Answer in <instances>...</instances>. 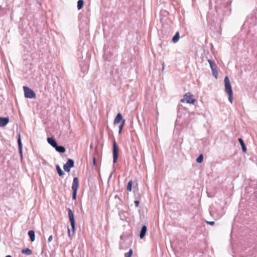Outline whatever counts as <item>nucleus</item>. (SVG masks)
I'll use <instances>...</instances> for the list:
<instances>
[{
	"mask_svg": "<svg viewBox=\"0 0 257 257\" xmlns=\"http://www.w3.org/2000/svg\"><path fill=\"white\" fill-rule=\"evenodd\" d=\"M9 122V118L8 117H0V126H5Z\"/></svg>",
	"mask_w": 257,
	"mask_h": 257,
	"instance_id": "nucleus-9",
	"label": "nucleus"
},
{
	"mask_svg": "<svg viewBox=\"0 0 257 257\" xmlns=\"http://www.w3.org/2000/svg\"><path fill=\"white\" fill-rule=\"evenodd\" d=\"M164 68H165V64H164V63H163L162 64V69H163V70H164Z\"/></svg>",
	"mask_w": 257,
	"mask_h": 257,
	"instance_id": "nucleus-32",
	"label": "nucleus"
},
{
	"mask_svg": "<svg viewBox=\"0 0 257 257\" xmlns=\"http://www.w3.org/2000/svg\"><path fill=\"white\" fill-rule=\"evenodd\" d=\"M22 252L23 254H26V255H31L32 254V250L29 249V248H28L23 249L22 250Z\"/></svg>",
	"mask_w": 257,
	"mask_h": 257,
	"instance_id": "nucleus-17",
	"label": "nucleus"
},
{
	"mask_svg": "<svg viewBox=\"0 0 257 257\" xmlns=\"http://www.w3.org/2000/svg\"><path fill=\"white\" fill-rule=\"evenodd\" d=\"M96 159L95 158H93V165H96Z\"/></svg>",
	"mask_w": 257,
	"mask_h": 257,
	"instance_id": "nucleus-30",
	"label": "nucleus"
},
{
	"mask_svg": "<svg viewBox=\"0 0 257 257\" xmlns=\"http://www.w3.org/2000/svg\"><path fill=\"white\" fill-rule=\"evenodd\" d=\"M55 149L57 152L60 153H63L66 151L65 147L62 146H58L57 145V146H56V147L55 148Z\"/></svg>",
	"mask_w": 257,
	"mask_h": 257,
	"instance_id": "nucleus-15",
	"label": "nucleus"
},
{
	"mask_svg": "<svg viewBox=\"0 0 257 257\" xmlns=\"http://www.w3.org/2000/svg\"><path fill=\"white\" fill-rule=\"evenodd\" d=\"M18 136H19V138L18 140V146H19V151L20 154L21 155H22V144L21 142V135L20 134L18 135Z\"/></svg>",
	"mask_w": 257,
	"mask_h": 257,
	"instance_id": "nucleus-14",
	"label": "nucleus"
},
{
	"mask_svg": "<svg viewBox=\"0 0 257 257\" xmlns=\"http://www.w3.org/2000/svg\"><path fill=\"white\" fill-rule=\"evenodd\" d=\"M125 120H122V121H121V124L119 125V131H118V133L120 134L121 133V132H122V128L124 125V123H125Z\"/></svg>",
	"mask_w": 257,
	"mask_h": 257,
	"instance_id": "nucleus-23",
	"label": "nucleus"
},
{
	"mask_svg": "<svg viewBox=\"0 0 257 257\" xmlns=\"http://www.w3.org/2000/svg\"><path fill=\"white\" fill-rule=\"evenodd\" d=\"M203 156L201 154L196 159V162L198 163H201L203 162Z\"/></svg>",
	"mask_w": 257,
	"mask_h": 257,
	"instance_id": "nucleus-24",
	"label": "nucleus"
},
{
	"mask_svg": "<svg viewBox=\"0 0 257 257\" xmlns=\"http://www.w3.org/2000/svg\"><path fill=\"white\" fill-rule=\"evenodd\" d=\"M112 174H113V173H110V174L109 175V177H108V181H109L110 180V179L111 178L112 176Z\"/></svg>",
	"mask_w": 257,
	"mask_h": 257,
	"instance_id": "nucleus-29",
	"label": "nucleus"
},
{
	"mask_svg": "<svg viewBox=\"0 0 257 257\" xmlns=\"http://www.w3.org/2000/svg\"><path fill=\"white\" fill-rule=\"evenodd\" d=\"M147 230V226H143L141 228L140 233L139 234L140 238H143L145 236Z\"/></svg>",
	"mask_w": 257,
	"mask_h": 257,
	"instance_id": "nucleus-12",
	"label": "nucleus"
},
{
	"mask_svg": "<svg viewBox=\"0 0 257 257\" xmlns=\"http://www.w3.org/2000/svg\"><path fill=\"white\" fill-rule=\"evenodd\" d=\"M74 165V161L72 159H69L68 160L67 163L64 165L63 169L66 172H69L71 168H72Z\"/></svg>",
	"mask_w": 257,
	"mask_h": 257,
	"instance_id": "nucleus-6",
	"label": "nucleus"
},
{
	"mask_svg": "<svg viewBox=\"0 0 257 257\" xmlns=\"http://www.w3.org/2000/svg\"><path fill=\"white\" fill-rule=\"evenodd\" d=\"M25 97L28 98H34L36 97L35 92L28 87L27 86H23Z\"/></svg>",
	"mask_w": 257,
	"mask_h": 257,
	"instance_id": "nucleus-3",
	"label": "nucleus"
},
{
	"mask_svg": "<svg viewBox=\"0 0 257 257\" xmlns=\"http://www.w3.org/2000/svg\"><path fill=\"white\" fill-rule=\"evenodd\" d=\"M75 227V226H65V227L67 229L68 235L70 237L74 234Z\"/></svg>",
	"mask_w": 257,
	"mask_h": 257,
	"instance_id": "nucleus-7",
	"label": "nucleus"
},
{
	"mask_svg": "<svg viewBox=\"0 0 257 257\" xmlns=\"http://www.w3.org/2000/svg\"><path fill=\"white\" fill-rule=\"evenodd\" d=\"M208 61L212 71L213 75H214L215 71H216L217 68L216 65L213 61L211 60H208Z\"/></svg>",
	"mask_w": 257,
	"mask_h": 257,
	"instance_id": "nucleus-10",
	"label": "nucleus"
},
{
	"mask_svg": "<svg viewBox=\"0 0 257 257\" xmlns=\"http://www.w3.org/2000/svg\"><path fill=\"white\" fill-rule=\"evenodd\" d=\"M28 235L31 239V241H34L35 239V235L34 231L33 230L29 231Z\"/></svg>",
	"mask_w": 257,
	"mask_h": 257,
	"instance_id": "nucleus-18",
	"label": "nucleus"
},
{
	"mask_svg": "<svg viewBox=\"0 0 257 257\" xmlns=\"http://www.w3.org/2000/svg\"><path fill=\"white\" fill-rule=\"evenodd\" d=\"M133 254V250L132 249H130L129 251L127 253V257H131Z\"/></svg>",
	"mask_w": 257,
	"mask_h": 257,
	"instance_id": "nucleus-25",
	"label": "nucleus"
},
{
	"mask_svg": "<svg viewBox=\"0 0 257 257\" xmlns=\"http://www.w3.org/2000/svg\"><path fill=\"white\" fill-rule=\"evenodd\" d=\"M6 257H12V256L10 255H8Z\"/></svg>",
	"mask_w": 257,
	"mask_h": 257,
	"instance_id": "nucleus-33",
	"label": "nucleus"
},
{
	"mask_svg": "<svg viewBox=\"0 0 257 257\" xmlns=\"http://www.w3.org/2000/svg\"><path fill=\"white\" fill-rule=\"evenodd\" d=\"M179 38H180L179 33L178 32L174 36L172 40L174 43H176L179 41Z\"/></svg>",
	"mask_w": 257,
	"mask_h": 257,
	"instance_id": "nucleus-19",
	"label": "nucleus"
},
{
	"mask_svg": "<svg viewBox=\"0 0 257 257\" xmlns=\"http://www.w3.org/2000/svg\"><path fill=\"white\" fill-rule=\"evenodd\" d=\"M215 77H217V73L216 72V71H215V73H214V75Z\"/></svg>",
	"mask_w": 257,
	"mask_h": 257,
	"instance_id": "nucleus-31",
	"label": "nucleus"
},
{
	"mask_svg": "<svg viewBox=\"0 0 257 257\" xmlns=\"http://www.w3.org/2000/svg\"><path fill=\"white\" fill-rule=\"evenodd\" d=\"M84 5V1L83 0H79L77 2V9L80 10L81 9Z\"/></svg>",
	"mask_w": 257,
	"mask_h": 257,
	"instance_id": "nucleus-21",
	"label": "nucleus"
},
{
	"mask_svg": "<svg viewBox=\"0 0 257 257\" xmlns=\"http://www.w3.org/2000/svg\"><path fill=\"white\" fill-rule=\"evenodd\" d=\"M132 185H133V181L132 180H130L128 183L126 187V189L128 191H131L132 190Z\"/></svg>",
	"mask_w": 257,
	"mask_h": 257,
	"instance_id": "nucleus-22",
	"label": "nucleus"
},
{
	"mask_svg": "<svg viewBox=\"0 0 257 257\" xmlns=\"http://www.w3.org/2000/svg\"><path fill=\"white\" fill-rule=\"evenodd\" d=\"M78 184H79V180H78V178L74 177L73 178L72 185V189L73 191L72 198L74 200H75L76 198V195H77Z\"/></svg>",
	"mask_w": 257,
	"mask_h": 257,
	"instance_id": "nucleus-2",
	"label": "nucleus"
},
{
	"mask_svg": "<svg viewBox=\"0 0 257 257\" xmlns=\"http://www.w3.org/2000/svg\"><path fill=\"white\" fill-rule=\"evenodd\" d=\"M134 202H135V206L136 207H138L139 203H140V201L139 200H135Z\"/></svg>",
	"mask_w": 257,
	"mask_h": 257,
	"instance_id": "nucleus-26",
	"label": "nucleus"
},
{
	"mask_svg": "<svg viewBox=\"0 0 257 257\" xmlns=\"http://www.w3.org/2000/svg\"><path fill=\"white\" fill-rule=\"evenodd\" d=\"M238 140L241 147L243 152L245 153L246 152V148L245 146L243 141L240 138H239Z\"/></svg>",
	"mask_w": 257,
	"mask_h": 257,
	"instance_id": "nucleus-16",
	"label": "nucleus"
},
{
	"mask_svg": "<svg viewBox=\"0 0 257 257\" xmlns=\"http://www.w3.org/2000/svg\"><path fill=\"white\" fill-rule=\"evenodd\" d=\"M52 239H53L52 235H50L48 239V242H51L52 240Z\"/></svg>",
	"mask_w": 257,
	"mask_h": 257,
	"instance_id": "nucleus-27",
	"label": "nucleus"
},
{
	"mask_svg": "<svg viewBox=\"0 0 257 257\" xmlns=\"http://www.w3.org/2000/svg\"><path fill=\"white\" fill-rule=\"evenodd\" d=\"M56 167L57 173L60 176H62L65 174L64 172L62 170L59 165H57Z\"/></svg>",
	"mask_w": 257,
	"mask_h": 257,
	"instance_id": "nucleus-20",
	"label": "nucleus"
},
{
	"mask_svg": "<svg viewBox=\"0 0 257 257\" xmlns=\"http://www.w3.org/2000/svg\"><path fill=\"white\" fill-rule=\"evenodd\" d=\"M181 101L182 102L186 101L187 103L192 104L195 102L196 99L192 98V94L191 93L188 92L184 95L183 99Z\"/></svg>",
	"mask_w": 257,
	"mask_h": 257,
	"instance_id": "nucleus-4",
	"label": "nucleus"
},
{
	"mask_svg": "<svg viewBox=\"0 0 257 257\" xmlns=\"http://www.w3.org/2000/svg\"><path fill=\"white\" fill-rule=\"evenodd\" d=\"M225 91L228 95V100L232 103L233 101V92L230 80L228 76H225L224 78Z\"/></svg>",
	"mask_w": 257,
	"mask_h": 257,
	"instance_id": "nucleus-1",
	"label": "nucleus"
},
{
	"mask_svg": "<svg viewBox=\"0 0 257 257\" xmlns=\"http://www.w3.org/2000/svg\"><path fill=\"white\" fill-rule=\"evenodd\" d=\"M68 216L70 221V225H75L74 214L73 211L70 208L68 209Z\"/></svg>",
	"mask_w": 257,
	"mask_h": 257,
	"instance_id": "nucleus-8",
	"label": "nucleus"
},
{
	"mask_svg": "<svg viewBox=\"0 0 257 257\" xmlns=\"http://www.w3.org/2000/svg\"><path fill=\"white\" fill-rule=\"evenodd\" d=\"M118 159V148L115 141L113 142V162L115 163Z\"/></svg>",
	"mask_w": 257,
	"mask_h": 257,
	"instance_id": "nucleus-5",
	"label": "nucleus"
},
{
	"mask_svg": "<svg viewBox=\"0 0 257 257\" xmlns=\"http://www.w3.org/2000/svg\"><path fill=\"white\" fill-rule=\"evenodd\" d=\"M207 223L210 225H213L214 223V221H207Z\"/></svg>",
	"mask_w": 257,
	"mask_h": 257,
	"instance_id": "nucleus-28",
	"label": "nucleus"
},
{
	"mask_svg": "<svg viewBox=\"0 0 257 257\" xmlns=\"http://www.w3.org/2000/svg\"><path fill=\"white\" fill-rule=\"evenodd\" d=\"M122 119V116L120 113H117L116 117L114 118L113 123L114 124L119 123Z\"/></svg>",
	"mask_w": 257,
	"mask_h": 257,
	"instance_id": "nucleus-13",
	"label": "nucleus"
},
{
	"mask_svg": "<svg viewBox=\"0 0 257 257\" xmlns=\"http://www.w3.org/2000/svg\"><path fill=\"white\" fill-rule=\"evenodd\" d=\"M47 141L48 143L51 145L53 148H55L56 146L57 145V143L56 141V140L52 138V137H49L47 138Z\"/></svg>",
	"mask_w": 257,
	"mask_h": 257,
	"instance_id": "nucleus-11",
	"label": "nucleus"
}]
</instances>
